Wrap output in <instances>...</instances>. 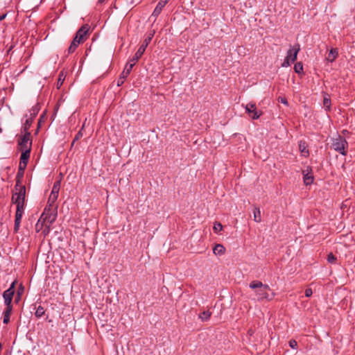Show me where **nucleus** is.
I'll return each instance as SVG.
<instances>
[{
	"label": "nucleus",
	"instance_id": "nucleus-19",
	"mask_svg": "<svg viewBox=\"0 0 355 355\" xmlns=\"http://www.w3.org/2000/svg\"><path fill=\"white\" fill-rule=\"evenodd\" d=\"M80 44L82 43L79 41H77V40H76L75 38H73L69 47L68 48V54L73 53Z\"/></svg>",
	"mask_w": 355,
	"mask_h": 355
},
{
	"label": "nucleus",
	"instance_id": "nucleus-15",
	"mask_svg": "<svg viewBox=\"0 0 355 355\" xmlns=\"http://www.w3.org/2000/svg\"><path fill=\"white\" fill-rule=\"evenodd\" d=\"M225 248L221 244H216L213 248V252L215 255L221 256L225 254Z\"/></svg>",
	"mask_w": 355,
	"mask_h": 355
},
{
	"label": "nucleus",
	"instance_id": "nucleus-23",
	"mask_svg": "<svg viewBox=\"0 0 355 355\" xmlns=\"http://www.w3.org/2000/svg\"><path fill=\"white\" fill-rule=\"evenodd\" d=\"M253 214H254V221H256L257 223L261 222V211L259 208L255 207L254 209Z\"/></svg>",
	"mask_w": 355,
	"mask_h": 355
},
{
	"label": "nucleus",
	"instance_id": "nucleus-31",
	"mask_svg": "<svg viewBox=\"0 0 355 355\" xmlns=\"http://www.w3.org/2000/svg\"><path fill=\"white\" fill-rule=\"evenodd\" d=\"M85 122L83 123L80 130L78 131V132L76 134L73 141V144L76 141V140H78L79 139H80L83 134V129L85 127Z\"/></svg>",
	"mask_w": 355,
	"mask_h": 355
},
{
	"label": "nucleus",
	"instance_id": "nucleus-16",
	"mask_svg": "<svg viewBox=\"0 0 355 355\" xmlns=\"http://www.w3.org/2000/svg\"><path fill=\"white\" fill-rule=\"evenodd\" d=\"M12 312V306H6L3 311V323L8 324L10 322V316Z\"/></svg>",
	"mask_w": 355,
	"mask_h": 355
},
{
	"label": "nucleus",
	"instance_id": "nucleus-38",
	"mask_svg": "<svg viewBox=\"0 0 355 355\" xmlns=\"http://www.w3.org/2000/svg\"><path fill=\"white\" fill-rule=\"evenodd\" d=\"M15 282H13L8 289H11L12 291L15 292Z\"/></svg>",
	"mask_w": 355,
	"mask_h": 355
},
{
	"label": "nucleus",
	"instance_id": "nucleus-7",
	"mask_svg": "<svg viewBox=\"0 0 355 355\" xmlns=\"http://www.w3.org/2000/svg\"><path fill=\"white\" fill-rule=\"evenodd\" d=\"M152 37H153V35H150L149 37H146L144 40L143 44L139 46V49L135 53L134 57L132 58V61L137 62L138 60L141 57V55L145 52L146 47L150 42V41L152 40Z\"/></svg>",
	"mask_w": 355,
	"mask_h": 355
},
{
	"label": "nucleus",
	"instance_id": "nucleus-34",
	"mask_svg": "<svg viewBox=\"0 0 355 355\" xmlns=\"http://www.w3.org/2000/svg\"><path fill=\"white\" fill-rule=\"evenodd\" d=\"M289 346L293 348V349H295L297 346V343L296 340H291L289 341Z\"/></svg>",
	"mask_w": 355,
	"mask_h": 355
},
{
	"label": "nucleus",
	"instance_id": "nucleus-4",
	"mask_svg": "<svg viewBox=\"0 0 355 355\" xmlns=\"http://www.w3.org/2000/svg\"><path fill=\"white\" fill-rule=\"evenodd\" d=\"M331 145L335 151L340 153L343 155L347 154L346 148L348 146V143L345 139L341 136L338 135L336 138H334Z\"/></svg>",
	"mask_w": 355,
	"mask_h": 355
},
{
	"label": "nucleus",
	"instance_id": "nucleus-26",
	"mask_svg": "<svg viewBox=\"0 0 355 355\" xmlns=\"http://www.w3.org/2000/svg\"><path fill=\"white\" fill-rule=\"evenodd\" d=\"M45 313V310L43 306H39L35 311V316L37 318H41L42 317Z\"/></svg>",
	"mask_w": 355,
	"mask_h": 355
},
{
	"label": "nucleus",
	"instance_id": "nucleus-29",
	"mask_svg": "<svg viewBox=\"0 0 355 355\" xmlns=\"http://www.w3.org/2000/svg\"><path fill=\"white\" fill-rule=\"evenodd\" d=\"M128 76V75H124V73L122 71V73H121V75L117 80V85L121 86V85H123L125 78Z\"/></svg>",
	"mask_w": 355,
	"mask_h": 355
},
{
	"label": "nucleus",
	"instance_id": "nucleus-39",
	"mask_svg": "<svg viewBox=\"0 0 355 355\" xmlns=\"http://www.w3.org/2000/svg\"><path fill=\"white\" fill-rule=\"evenodd\" d=\"M6 15H3L2 16H0V21L3 20L6 17Z\"/></svg>",
	"mask_w": 355,
	"mask_h": 355
},
{
	"label": "nucleus",
	"instance_id": "nucleus-12",
	"mask_svg": "<svg viewBox=\"0 0 355 355\" xmlns=\"http://www.w3.org/2000/svg\"><path fill=\"white\" fill-rule=\"evenodd\" d=\"M57 199H58L57 197H53V196H49L48 202H47V205H46V207L44 208V214H48V211L57 210V206L55 205V202Z\"/></svg>",
	"mask_w": 355,
	"mask_h": 355
},
{
	"label": "nucleus",
	"instance_id": "nucleus-18",
	"mask_svg": "<svg viewBox=\"0 0 355 355\" xmlns=\"http://www.w3.org/2000/svg\"><path fill=\"white\" fill-rule=\"evenodd\" d=\"M338 55V50L336 49H331L327 57V60L331 62H334Z\"/></svg>",
	"mask_w": 355,
	"mask_h": 355
},
{
	"label": "nucleus",
	"instance_id": "nucleus-41",
	"mask_svg": "<svg viewBox=\"0 0 355 355\" xmlns=\"http://www.w3.org/2000/svg\"><path fill=\"white\" fill-rule=\"evenodd\" d=\"M105 0H98V3H102Z\"/></svg>",
	"mask_w": 355,
	"mask_h": 355
},
{
	"label": "nucleus",
	"instance_id": "nucleus-22",
	"mask_svg": "<svg viewBox=\"0 0 355 355\" xmlns=\"http://www.w3.org/2000/svg\"><path fill=\"white\" fill-rule=\"evenodd\" d=\"M299 149L302 153V155L308 156L309 150L306 149V146L305 141H300L299 143Z\"/></svg>",
	"mask_w": 355,
	"mask_h": 355
},
{
	"label": "nucleus",
	"instance_id": "nucleus-37",
	"mask_svg": "<svg viewBox=\"0 0 355 355\" xmlns=\"http://www.w3.org/2000/svg\"><path fill=\"white\" fill-rule=\"evenodd\" d=\"M282 103L284 104V105H288V101L285 98H279V100Z\"/></svg>",
	"mask_w": 355,
	"mask_h": 355
},
{
	"label": "nucleus",
	"instance_id": "nucleus-27",
	"mask_svg": "<svg viewBox=\"0 0 355 355\" xmlns=\"http://www.w3.org/2000/svg\"><path fill=\"white\" fill-rule=\"evenodd\" d=\"M33 122L32 118L27 119L24 124V132H28V129L31 125V123Z\"/></svg>",
	"mask_w": 355,
	"mask_h": 355
},
{
	"label": "nucleus",
	"instance_id": "nucleus-8",
	"mask_svg": "<svg viewBox=\"0 0 355 355\" xmlns=\"http://www.w3.org/2000/svg\"><path fill=\"white\" fill-rule=\"evenodd\" d=\"M245 109L249 116L254 120L259 119L262 114L261 112L257 110L256 105L254 103H248L245 106Z\"/></svg>",
	"mask_w": 355,
	"mask_h": 355
},
{
	"label": "nucleus",
	"instance_id": "nucleus-17",
	"mask_svg": "<svg viewBox=\"0 0 355 355\" xmlns=\"http://www.w3.org/2000/svg\"><path fill=\"white\" fill-rule=\"evenodd\" d=\"M60 181H56L53 184L51 192L50 193V196L57 197L58 198V197L59 191H60Z\"/></svg>",
	"mask_w": 355,
	"mask_h": 355
},
{
	"label": "nucleus",
	"instance_id": "nucleus-28",
	"mask_svg": "<svg viewBox=\"0 0 355 355\" xmlns=\"http://www.w3.org/2000/svg\"><path fill=\"white\" fill-rule=\"evenodd\" d=\"M294 70L297 73H301L303 71V65L301 62H297L294 66Z\"/></svg>",
	"mask_w": 355,
	"mask_h": 355
},
{
	"label": "nucleus",
	"instance_id": "nucleus-1",
	"mask_svg": "<svg viewBox=\"0 0 355 355\" xmlns=\"http://www.w3.org/2000/svg\"><path fill=\"white\" fill-rule=\"evenodd\" d=\"M249 287L254 292L256 299L258 301H271L275 296L268 284H263L261 282L254 280L250 283Z\"/></svg>",
	"mask_w": 355,
	"mask_h": 355
},
{
	"label": "nucleus",
	"instance_id": "nucleus-3",
	"mask_svg": "<svg viewBox=\"0 0 355 355\" xmlns=\"http://www.w3.org/2000/svg\"><path fill=\"white\" fill-rule=\"evenodd\" d=\"M300 50V46L299 44H294L288 51L286 57L285 58L283 63L282 64V67H288L291 63L294 62L297 56V53Z\"/></svg>",
	"mask_w": 355,
	"mask_h": 355
},
{
	"label": "nucleus",
	"instance_id": "nucleus-20",
	"mask_svg": "<svg viewBox=\"0 0 355 355\" xmlns=\"http://www.w3.org/2000/svg\"><path fill=\"white\" fill-rule=\"evenodd\" d=\"M137 62H135V61H132V59L129 61L128 63H127V64L125 65L123 72L124 73V75H129L133 68V67L135 66V64H136Z\"/></svg>",
	"mask_w": 355,
	"mask_h": 355
},
{
	"label": "nucleus",
	"instance_id": "nucleus-30",
	"mask_svg": "<svg viewBox=\"0 0 355 355\" xmlns=\"http://www.w3.org/2000/svg\"><path fill=\"white\" fill-rule=\"evenodd\" d=\"M40 110V107L38 105H35L32 107V109L30 110L31 116L34 117L36 116Z\"/></svg>",
	"mask_w": 355,
	"mask_h": 355
},
{
	"label": "nucleus",
	"instance_id": "nucleus-21",
	"mask_svg": "<svg viewBox=\"0 0 355 355\" xmlns=\"http://www.w3.org/2000/svg\"><path fill=\"white\" fill-rule=\"evenodd\" d=\"M331 99L328 94H325L323 98V105L326 110L329 111L331 108Z\"/></svg>",
	"mask_w": 355,
	"mask_h": 355
},
{
	"label": "nucleus",
	"instance_id": "nucleus-14",
	"mask_svg": "<svg viewBox=\"0 0 355 355\" xmlns=\"http://www.w3.org/2000/svg\"><path fill=\"white\" fill-rule=\"evenodd\" d=\"M169 0H160L155 7L153 15L157 17L162 12V8L165 6V5L168 3Z\"/></svg>",
	"mask_w": 355,
	"mask_h": 355
},
{
	"label": "nucleus",
	"instance_id": "nucleus-32",
	"mask_svg": "<svg viewBox=\"0 0 355 355\" xmlns=\"http://www.w3.org/2000/svg\"><path fill=\"white\" fill-rule=\"evenodd\" d=\"M223 229V225H221L220 223H214V230L215 232H220Z\"/></svg>",
	"mask_w": 355,
	"mask_h": 355
},
{
	"label": "nucleus",
	"instance_id": "nucleus-11",
	"mask_svg": "<svg viewBox=\"0 0 355 355\" xmlns=\"http://www.w3.org/2000/svg\"><path fill=\"white\" fill-rule=\"evenodd\" d=\"M24 212V208L16 207V212L15 216V225L14 232H17L20 227L21 220Z\"/></svg>",
	"mask_w": 355,
	"mask_h": 355
},
{
	"label": "nucleus",
	"instance_id": "nucleus-25",
	"mask_svg": "<svg viewBox=\"0 0 355 355\" xmlns=\"http://www.w3.org/2000/svg\"><path fill=\"white\" fill-rule=\"evenodd\" d=\"M313 181V177L312 175H309L308 173L304 175V182L306 185L312 184Z\"/></svg>",
	"mask_w": 355,
	"mask_h": 355
},
{
	"label": "nucleus",
	"instance_id": "nucleus-24",
	"mask_svg": "<svg viewBox=\"0 0 355 355\" xmlns=\"http://www.w3.org/2000/svg\"><path fill=\"white\" fill-rule=\"evenodd\" d=\"M211 312H209V311H205L199 315V318L202 321H207L209 319V318L211 317Z\"/></svg>",
	"mask_w": 355,
	"mask_h": 355
},
{
	"label": "nucleus",
	"instance_id": "nucleus-5",
	"mask_svg": "<svg viewBox=\"0 0 355 355\" xmlns=\"http://www.w3.org/2000/svg\"><path fill=\"white\" fill-rule=\"evenodd\" d=\"M31 133L29 132H24L18 140L19 150L21 151L31 150Z\"/></svg>",
	"mask_w": 355,
	"mask_h": 355
},
{
	"label": "nucleus",
	"instance_id": "nucleus-13",
	"mask_svg": "<svg viewBox=\"0 0 355 355\" xmlns=\"http://www.w3.org/2000/svg\"><path fill=\"white\" fill-rule=\"evenodd\" d=\"M15 292L12 291L11 289H7L3 293V297L4 299V302L6 306H12L11 302L12 300V297Z\"/></svg>",
	"mask_w": 355,
	"mask_h": 355
},
{
	"label": "nucleus",
	"instance_id": "nucleus-35",
	"mask_svg": "<svg viewBox=\"0 0 355 355\" xmlns=\"http://www.w3.org/2000/svg\"><path fill=\"white\" fill-rule=\"evenodd\" d=\"M313 294V291L311 288H306L305 290V296L309 297H311Z\"/></svg>",
	"mask_w": 355,
	"mask_h": 355
},
{
	"label": "nucleus",
	"instance_id": "nucleus-36",
	"mask_svg": "<svg viewBox=\"0 0 355 355\" xmlns=\"http://www.w3.org/2000/svg\"><path fill=\"white\" fill-rule=\"evenodd\" d=\"M62 74H60L59 75L58 81V87L60 85H61L62 84V83H63L64 78H62Z\"/></svg>",
	"mask_w": 355,
	"mask_h": 355
},
{
	"label": "nucleus",
	"instance_id": "nucleus-33",
	"mask_svg": "<svg viewBox=\"0 0 355 355\" xmlns=\"http://www.w3.org/2000/svg\"><path fill=\"white\" fill-rule=\"evenodd\" d=\"M336 260V258L332 253H330L328 254V256H327L328 262H329L331 263H335Z\"/></svg>",
	"mask_w": 355,
	"mask_h": 355
},
{
	"label": "nucleus",
	"instance_id": "nucleus-6",
	"mask_svg": "<svg viewBox=\"0 0 355 355\" xmlns=\"http://www.w3.org/2000/svg\"><path fill=\"white\" fill-rule=\"evenodd\" d=\"M56 218V211H48V214H44V211L41 215L40 219L38 220L36 227H38L40 225L42 226L44 223L48 222L49 224L53 223Z\"/></svg>",
	"mask_w": 355,
	"mask_h": 355
},
{
	"label": "nucleus",
	"instance_id": "nucleus-9",
	"mask_svg": "<svg viewBox=\"0 0 355 355\" xmlns=\"http://www.w3.org/2000/svg\"><path fill=\"white\" fill-rule=\"evenodd\" d=\"M89 30V26L88 25H83L76 33L75 39L77 40V41L80 42L81 43H83L86 40L87 37V33Z\"/></svg>",
	"mask_w": 355,
	"mask_h": 355
},
{
	"label": "nucleus",
	"instance_id": "nucleus-40",
	"mask_svg": "<svg viewBox=\"0 0 355 355\" xmlns=\"http://www.w3.org/2000/svg\"><path fill=\"white\" fill-rule=\"evenodd\" d=\"M19 175L22 176L23 174H21V171H19V170L18 171V173H17V176H19Z\"/></svg>",
	"mask_w": 355,
	"mask_h": 355
},
{
	"label": "nucleus",
	"instance_id": "nucleus-2",
	"mask_svg": "<svg viewBox=\"0 0 355 355\" xmlns=\"http://www.w3.org/2000/svg\"><path fill=\"white\" fill-rule=\"evenodd\" d=\"M17 186L18 184L16 185V191L12 194V202L16 205V207L24 208L26 187L21 185L17 189Z\"/></svg>",
	"mask_w": 355,
	"mask_h": 355
},
{
	"label": "nucleus",
	"instance_id": "nucleus-10",
	"mask_svg": "<svg viewBox=\"0 0 355 355\" xmlns=\"http://www.w3.org/2000/svg\"><path fill=\"white\" fill-rule=\"evenodd\" d=\"M31 150H24L21 151V155L20 157L19 162V171H21V174H24V170L26 168L28 159L30 157Z\"/></svg>",
	"mask_w": 355,
	"mask_h": 355
}]
</instances>
